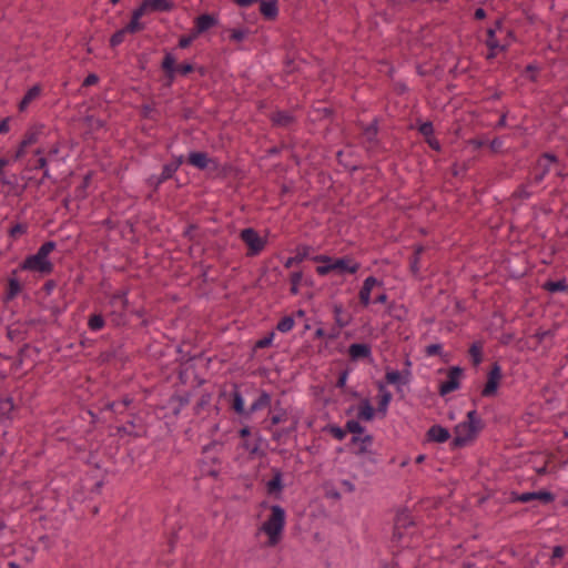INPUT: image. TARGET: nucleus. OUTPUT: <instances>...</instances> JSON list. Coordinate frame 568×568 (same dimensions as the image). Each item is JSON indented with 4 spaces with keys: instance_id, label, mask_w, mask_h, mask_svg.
Returning <instances> with one entry per match:
<instances>
[{
    "instance_id": "nucleus-47",
    "label": "nucleus",
    "mask_w": 568,
    "mask_h": 568,
    "mask_svg": "<svg viewBox=\"0 0 568 568\" xmlns=\"http://www.w3.org/2000/svg\"><path fill=\"white\" fill-rule=\"evenodd\" d=\"M556 335V329H541L538 328L532 335H530L529 339L534 341L532 348L536 349L545 339L554 338Z\"/></svg>"
},
{
    "instance_id": "nucleus-62",
    "label": "nucleus",
    "mask_w": 568,
    "mask_h": 568,
    "mask_svg": "<svg viewBox=\"0 0 568 568\" xmlns=\"http://www.w3.org/2000/svg\"><path fill=\"white\" fill-rule=\"evenodd\" d=\"M45 151L42 148H38L34 151V155L39 156L33 164L34 170H44L48 168V158L44 155Z\"/></svg>"
},
{
    "instance_id": "nucleus-4",
    "label": "nucleus",
    "mask_w": 568,
    "mask_h": 568,
    "mask_svg": "<svg viewBox=\"0 0 568 568\" xmlns=\"http://www.w3.org/2000/svg\"><path fill=\"white\" fill-rule=\"evenodd\" d=\"M57 248V243L52 240L41 244L34 254L28 255L18 266L19 271L36 272L41 275H50L54 270V264L49 255Z\"/></svg>"
},
{
    "instance_id": "nucleus-18",
    "label": "nucleus",
    "mask_w": 568,
    "mask_h": 568,
    "mask_svg": "<svg viewBox=\"0 0 568 568\" xmlns=\"http://www.w3.org/2000/svg\"><path fill=\"white\" fill-rule=\"evenodd\" d=\"M18 272V268L12 270L11 275L7 280L6 290L2 296V302L4 304L13 301L23 290V285L17 276Z\"/></svg>"
},
{
    "instance_id": "nucleus-61",
    "label": "nucleus",
    "mask_w": 568,
    "mask_h": 568,
    "mask_svg": "<svg viewBox=\"0 0 568 568\" xmlns=\"http://www.w3.org/2000/svg\"><path fill=\"white\" fill-rule=\"evenodd\" d=\"M128 32L124 28H121L116 30L109 39V45L111 49H115L119 47L123 41Z\"/></svg>"
},
{
    "instance_id": "nucleus-3",
    "label": "nucleus",
    "mask_w": 568,
    "mask_h": 568,
    "mask_svg": "<svg viewBox=\"0 0 568 568\" xmlns=\"http://www.w3.org/2000/svg\"><path fill=\"white\" fill-rule=\"evenodd\" d=\"M485 428V423L476 409H471L466 414V419L458 423L454 427L455 436L449 442L450 450H457L466 447L470 442L475 440L481 430Z\"/></svg>"
},
{
    "instance_id": "nucleus-63",
    "label": "nucleus",
    "mask_w": 568,
    "mask_h": 568,
    "mask_svg": "<svg viewBox=\"0 0 568 568\" xmlns=\"http://www.w3.org/2000/svg\"><path fill=\"white\" fill-rule=\"evenodd\" d=\"M230 41L232 42H242L250 33L248 28H236L230 30Z\"/></svg>"
},
{
    "instance_id": "nucleus-55",
    "label": "nucleus",
    "mask_w": 568,
    "mask_h": 568,
    "mask_svg": "<svg viewBox=\"0 0 568 568\" xmlns=\"http://www.w3.org/2000/svg\"><path fill=\"white\" fill-rule=\"evenodd\" d=\"M175 71L179 75L186 78L195 71V63L191 61H183L178 64L175 62Z\"/></svg>"
},
{
    "instance_id": "nucleus-25",
    "label": "nucleus",
    "mask_w": 568,
    "mask_h": 568,
    "mask_svg": "<svg viewBox=\"0 0 568 568\" xmlns=\"http://www.w3.org/2000/svg\"><path fill=\"white\" fill-rule=\"evenodd\" d=\"M487 39L485 41L487 48H488V53L486 55V59L487 60H491L494 58H496L497 55V50L498 51H506L508 45H509V42H506L504 44H501L499 42V40L496 38V34H495V30L494 29H487Z\"/></svg>"
},
{
    "instance_id": "nucleus-29",
    "label": "nucleus",
    "mask_w": 568,
    "mask_h": 568,
    "mask_svg": "<svg viewBox=\"0 0 568 568\" xmlns=\"http://www.w3.org/2000/svg\"><path fill=\"white\" fill-rule=\"evenodd\" d=\"M312 250L313 247L307 244L297 245L295 248V255L286 258L284 262V267L291 268L293 265L300 264L307 258L311 260L312 256H310V252Z\"/></svg>"
},
{
    "instance_id": "nucleus-42",
    "label": "nucleus",
    "mask_w": 568,
    "mask_h": 568,
    "mask_svg": "<svg viewBox=\"0 0 568 568\" xmlns=\"http://www.w3.org/2000/svg\"><path fill=\"white\" fill-rule=\"evenodd\" d=\"M386 313L394 320L404 322L407 318L408 311L403 304L392 302L387 305Z\"/></svg>"
},
{
    "instance_id": "nucleus-50",
    "label": "nucleus",
    "mask_w": 568,
    "mask_h": 568,
    "mask_svg": "<svg viewBox=\"0 0 568 568\" xmlns=\"http://www.w3.org/2000/svg\"><path fill=\"white\" fill-rule=\"evenodd\" d=\"M323 432L331 434L335 439H337L339 442L345 439V437L347 435L346 426L341 427L336 424H327L323 428Z\"/></svg>"
},
{
    "instance_id": "nucleus-2",
    "label": "nucleus",
    "mask_w": 568,
    "mask_h": 568,
    "mask_svg": "<svg viewBox=\"0 0 568 568\" xmlns=\"http://www.w3.org/2000/svg\"><path fill=\"white\" fill-rule=\"evenodd\" d=\"M311 261L320 264L315 268L320 276H326L331 273L342 276L346 274L353 275L361 268V263L352 255L335 257L327 254H317L313 255Z\"/></svg>"
},
{
    "instance_id": "nucleus-53",
    "label": "nucleus",
    "mask_w": 568,
    "mask_h": 568,
    "mask_svg": "<svg viewBox=\"0 0 568 568\" xmlns=\"http://www.w3.org/2000/svg\"><path fill=\"white\" fill-rule=\"evenodd\" d=\"M295 320L293 315L283 316L276 324V329L281 333H288L293 329Z\"/></svg>"
},
{
    "instance_id": "nucleus-20",
    "label": "nucleus",
    "mask_w": 568,
    "mask_h": 568,
    "mask_svg": "<svg viewBox=\"0 0 568 568\" xmlns=\"http://www.w3.org/2000/svg\"><path fill=\"white\" fill-rule=\"evenodd\" d=\"M347 353L352 362L372 361V346L368 343H352L348 346Z\"/></svg>"
},
{
    "instance_id": "nucleus-34",
    "label": "nucleus",
    "mask_w": 568,
    "mask_h": 568,
    "mask_svg": "<svg viewBox=\"0 0 568 568\" xmlns=\"http://www.w3.org/2000/svg\"><path fill=\"white\" fill-rule=\"evenodd\" d=\"M313 121H323L334 119L335 110L331 106L322 105V102H317L312 106Z\"/></svg>"
},
{
    "instance_id": "nucleus-39",
    "label": "nucleus",
    "mask_w": 568,
    "mask_h": 568,
    "mask_svg": "<svg viewBox=\"0 0 568 568\" xmlns=\"http://www.w3.org/2000/svg\"><path fill=\"white\" fill-rule=\"evenodd\" d=\"M394 525L396 526L397 529L405 530V529H408L409 527L414 526L415 521L412 517L410 511L407 508H404V509L397 511L395 519H394Z\"/></svg>"
},
{
    "instance_id": "nucleus-57",
    "label": "nucleus",
    "mask_w": 568,
    "mask_h": 568,
    "mask_svg": "<svg viewBox=\"0 0 568 568\" xmlns=\"http://www.w3.org/2000/svg\"><path fill=\"white\" fill-rule=\"evenodd\" d=\"M272 434V440L276 442L277 444H286L287 438L291 436L286 428H272V430H268Z\"/></svg>"
},
{
    "instance_id": "nucleus-13",
    "label": "nucleus",
    "mask_w": 568,
    "mask_h": 568,
    "mask_svg": "<svg viewBox=\"0 0 568 568\" xmlns=\"http://www.w3.org/2000/svg\"><path fill=\"white\" fill-rule=\"evenodd\" d=\"M186 163L201 171H215L217 159L211 158L205 151H191L186 156Z\"/></svg>"
},
{
    "instance_id": "nucleus-9",
    "label": "nucleus",
    "mask_w": 568,
    "mask_h": 568,
    "mask_svg": "<svg viewBox=\"0 0 568 568\" xmlns=\"http://www.w3.org/2000/svg\"><path fill=\"white\" fill-rule=\"evenodd\" d=\"M266 408L268 409V414L261 423L264 430H272L273 427L288 420V412L282 406L280 399L275 402L271 399V404L266 406Z\"/></svg>"
},
{
    "instance_id": "nucleus-64",
    "label": "nucleus",
    "mask_w": 568,
    "mask_h": 568,
    "mask_svg": "<svg viewBox=\"0 0 568 568\" xmlns=\"http://www.w3.org/2000/svg\"><path fill=\"white\" fill-rule=\"evenodd\" d=\"M214 172L217 173V176L225 179V178L232 175L233 173H235L236 168L231 163L220 164L217 162V169Z\"/></svg>"
},
{
    "instance_id": "nucleus-38",
    "label": "nucleus",
    "mask_w": 568,
    "mask_h": 568,
    "mask_svg": "<svg viewBox=\"0 0 568 568\" xmlns=\"http://www.w3.org/2000/svg\"><path fill=\"white\" fill-rule=\"evenodd\" d=\"M559 159L555 153L544 152L537 160L536 169L540 170L545 175L550 171V165L558 163Z\"/></svg>"
},
{
    "instance_id": "nucleus-22",
    "label": "nucleus",
    "mask_w": 568,
    "mask_h": 568,
    "mask_svg": "<svg viewBox=\"0 0 568 568\" xmlns=\"http://www.w3.org/2000/svg\"><path fill=\"white\" fill-rule=\"evenodd\" d=\"M425 437L428 443L444 444L450 438V433L447 427L434 424L428 428Z\"/></svg>"
},
{
    "instance_id": "nucleus-24",
    "label": "nucleus",
    "mask_w": 568,
    "mask_h": 568,
    "mask_svg": "<svg viewBox=\"0 0 568 568\" xmlns=\"http://www.w3.org/2000/svg\"><path fill=\"white\" fill-rule=\"evenodd\" d=\"M191 393L184 392L183 394L174 393L168 399L166 407L172 409V413L178 417L181 410L190 404Z\"/></svg>"
},
{
    "instance_id": "nucleus-8",
    "label": "nucleus",
    "mask_w": 568,
    "mask_h": 568,
    "mask_svg": "<svg viewBox=\"0 0 568 568\" xmlns=\"http://www.w3.org/2000/svg\"><path fill=\"white\" fill-rule=\"evenodd\" d=\"M501 379L503 368L501 365L496 361L489 366V369L487 371L486 382L481 388L480 395L486 398L495 397L498 394Z\"/></svg>"
},
{
    "instance_id": "nucleus-21",
    "label": "nucleus",
    "mask_w": 568,
    "mask_h": 568,
    "mask_svg": "<svg viewBox=\"0 0 568 568\" xmlns=\"http://www.w3.org/2000/svg\"><path fill=\"white\" fill-rule=\"evenodd\" d=\"M378 400H377V414L384 418L387 415L389 404L393 399V394L386 388L383 382L377 383Z\"/></svg>"
},
{
    "instance_id": "nucleus-23",
    "label": "nucleus",
    "mask_w": 568,
    "mask_h": 568,
    "mask_svg": "<svg viewBox=\"0 0 568 568\" xmlns=\"http://www.w3.org/2000/svg\"><path fill=\"white\" fill-rule=\"evenodd\" d=\"M270 121L275 128H290L296 122V118L291 111L276 110L270 114Z\"/></svg>"
},
{
    "instance_id": "nucleus-43",
    "label": "nucleus",
    "mask_w": 568,
    "mask_h": 568,
    "mask_svg": "<svg viewBox=\"0 0 568 568\" xmlns=\"http://www.w3.org/2000/svg\"><path fill=\"white\" fill-rule=\"evenodd\" d=\"M151 12H171L175 9L173 0H148Z\"/></svg>"
},
{
    "instance_id": "nucleus-33",
    "label": "nucleus",
    "mask_w": 568,
    "mask_h": 568,
    "mask_svg": "<svg viewBox=\"0 0 568 568\" xmlns=\"http://www.w3.org/2000/svg\"><path fill=\"white\" fill-rule=\"evenodd\" d=\"M385 383L394 385L397 393H402V386L408 385L410 382L403 377V374L398 369L386 368Z\"/></svg>"
},
{
    "instance_id": "nucleus-27",
    "label": "nucleus",
    "mask_w": 568,
    "mask_h": 568,
    "mask_svg": "<svg viewBox=\"0 0 568 568\" xmlns=\"http://www.w3.org/2000/svg\"><path fill=\"white\" fill-rule=\"evenodd\" d=\"M260 13L265 21H275L278 17V0H260Z\"/></svg>"
},
{
    "instance_id": "nucleus-52",
    "label": "nucleus",
    "mask_w": 568,
    "mask_h": 568,
    "mask_svg": "<svg viewBox=\"0 0 568 568\" xmlns=\"http://www.w3.org/2000/svg\"><path fill=\"white\" fill-rule=\"evenodd\" d=\"M362 420H358V418L356 417V419H348L346 423H345V426H346V430H347V434H352V435H356V436H361L365 433L366 430V427L363 426L361 424Z\"/></svg>"
},
{
    "instance_id": "nucleus-26",
    "label": "nucleus",
    "mask_w": 568,
    "mask_h": 568,
    "mask_svg": "<svg viewBox=\"0 0 568 568\" xmlns=\"http://www.w3.org/2000/svg\"><path fill=\"white\" fill-rule=\"evenodd\" d=\"M382 458L381 455L376 452H369L367 455L362 457L359 462V467L363 469L364 474L367 476H372L377 471L378 465L381 464Z\"/></svg>"
},
{
    "instance_id": "nucleus-48",
    "label": "nucleus",
    "mask_w": 568,
    "mask_h": 568,
    "mask_svg": "<svg viewBox=\"0 0 568 568\" xmlns=\"http://www.w3.org/2000/svg\"><path fill=\"white\" fill-rule=\"evenodd\" d=\"M108 318L114 327L126 326L129 323L128 314L123 311H112L109 313Z\"/></svg>"
},
{
    "instance_id": "nucleus-54",
    "label": "nucleus",
    "mask_w": 568,
    "mask_h": 568,
    "mask_svg": "<svg viewBox=\"0 0 568 568\" xmlns=\"http://www.w3.org/2000/svg\"><path fill=\"white\" fill-rule=\"evenodd\" d=\"M145 23L142 22L139 19H135L133 17L130 18V21L123 27L128 34H135L138 32H141L145 29Z\"/></svg>"
},
{
    "instance_id": "nucleus-44",
    "label": "nucleus",
    "mask_w": 568,
    "mask_h": 568,
    "mask_svg": "<svg viewBox=\"0 0 568 568\" xmlns=\"http://www.w3.org/2000/svg\"><path fill=\"white\" fill-rule=\"evenodd\" d=\"M424 353L426 356H439L443 363H448L452 355L443 352L442 343L429 344L425 347Z\"/></svg>"
},
{
    "instance_id": "nucleus-16",
    "label": "nucleus",
    "mask_w": 568,
    "mask_h": 568,
    "mask_svg": "<svg viewBox=\"0 0 568 568\" xmlns=\"http://www.w3.org/2000/svg\"><path fill=\"white\" fill-rule=\"evenodd\" d=\"M164 57L160 63V69L163 72L164 83L166 88H171L174 83L178 72L175 71L176 57L169 50L164 49Z\"/></svg>"
},
{
    "instance_id": "nucleus-36",
    "label": "nucleus",
    "mask_w": 568,
    "mask_h": 568,
    "mask_svg": "<svg viewBox=\"0 0 568 568\" xmlns=\"http://www.w3.org/2000/svg\"><path fill=\"white\" fill-rule=\"evenodd\" d=\"M541 287L550 294L568 293V283L566 277L547 280Z\"/></svg>"
},
{
    "instance_id": "nucleus-31",
    "label": "nucleus",
    "mask_w": 568,
    "mask_h": 568,
    "mask_svg": "<svg viewBox=\"0 0 568 568\" xmlns=\"http://www.w3.org/2000/svg\"><path fill=\"white\" fill-rule=\"evenodd\" d=\"M193 23H195L200 30L205 33L210 29L219 26L220 21L217 14L205 12L196 16L193 20Z\"/></svg>"
},
{
    "instance_id": "nucleus-46",
    "label": "nucleus",
    "mask_w": 568,
    "mask_h": 568,
    "mask_svg": "<svg viewBox=\"0 0 568 568\" xmlns=\"http://www.w3.org/2000/svg\"><path fill=\"white\" fill-rule=\"evenodd\" d=\"M197 359V356H187V358L181 362L179 365L178 378L181 384L185 385L189 381L187 372L190 368H194L193 362Z\"/></svg>"
},
{
    "instance_id": "nucleus-30",
    "label": "nucleus",
    "mask_w": 568,
    "mask_h": 568,
    "mask_svg": "<svg viewBox=\"0 0 568 568\" xmlns=\"http://www.w3.org/2000/svg\"><path fill=\"white\" fill-rule=\"evenodd\" d=\"M0 183L8 186V192L14 196H21L28 187V182L20 184L16 174H12L11 176L2 175L0 178Z\"/></svg>"
},
{
    "instance_id": "nucleus-45",
    "label": "nucleus",
    "mask_w": 568,
    "mask_h": 568,
    "mask_svg": "<svg viewBox=\"0 0 568 568\" xmlns=\"http://www.w3.org/2000/svg\"><path fill=\"white\" fill-rule=\"evenodd\" d=\"M378 123H379L378 118H374L369 124H366V125L362 124V133L365 136L367 142L373 143V142L377 141Z\"/></svg>"
},
{
    "instance_id": "nucleus-19",
    "label": "nucleus",
    "mask_w": 568,
    "mask_h": 568,
    "mask_svg": "<svg viewBox=\"0 0 568 568\" xmlns=\"http://www.w3.org/2000/svg\"><path fill=\"white\" fill-rule=\"evenodd\" d=\"M375 286H383V281H379L373 275L364 280L363 285L358 292V301L363 307H368L372 304L371 294Z\"/></svg>"
},
{
    "instance_id": "nucleus-1",
    "label": "nucleus",
    "mask_w": 568,
    "mask_h": 568,
    "mask_svg": "<svg viewBox=\"0 0 568 568\" xmlns=\"http://www.w3.org/2000/svg\"><path fill=\"white\" fill-rule=\"evenodd\" d=\"M271 404V394L262 388L254 386L233 385L230 393V409L237 415L241 420H248L255 413L266 409Z\"/></svg>"
},
{
    "instance_id": "nucleus-12",
    "label": "nucleus",
    "mask_w": 568,
    "mask_h": 568,
    "mask_svg": "<svg viewBox=\"0 0 568 568\" xmlns=\"http://www.w3.org/2000/svg\"><path fill=\"white\" fill-rule=\"evenodd\" d=\"M271 474L272 477L265 483L266 494L276 500H281L286 487V484L284 483V473L278 467H272Z\"/></svg>"
},
{
    "instance_id": "nucleus-35",
    "label": "nucleus",
    "mask_w": 568,
    "mask_h": 568,
    "mask_svg": "<svg viewBox=\"0 0 568 568\" xmlns=\"http://www.w3.org/2000/svg\"><path fill=\"white\" fill-rule=\"evenodd\" d=\"M468 356L474 367H478L484 358V342L475 341L468 348Z\"/></svg>"
},
{
    "instance_id": "nucleus-40",
    "label": "nucleus",
    "mask_w": 568,
    "mask_h": 568,
    "mask_svg": "<svg viewBox=\"0 0 568 568\" xmlns=\"http://www.w3.org/2000/svg\"><path fill=\"white\" fill-rule=\"evenodd\" d=\"M41 91L42 89L40 84H34L29 88L18 104L19 111H24L33 100L40 97Z\"/></svg>"
},
{
    "instance_id": "nucleus-10",
    "label": "nucleus",
    "mask_w": 568,
    "mask_h": 568,
    "mask_svg": "<svg viewBox=\"0 0 568 568\" xmlns=\"http://www.w3.org/2000/svg\"><path fill=\"white\" fill-rule=\"evenodd\" d=\"M509 499L511 503L528 504L531 501H538L542 505H548L556 499V495L548 489L524 493L511 491Z\"/></svg>"
},
{
    "instance_id": "nucleus-59",
    "label": "nucleus",
    "mask_w": 568,
    "mask_h": 568,
    "mask_svg": "<svg viewBox=\"0 0 568 568\" xmlns=\"http://www.w3.org/2000/svg\"><path fill=\"white\" fill-rule=\"evenodd\" d=\"M30 348L29 343H24L18 351L17 357L11 365L12 371H19L22 367L26 352Z\"/></svg>"
},
{
    "instance_id": "nucleus-56",
    "label": "nucleus",
    "mask_w": 568,
    "mask_h": 568,
    "mask_svg": "<svg viewBox=\"0 0 568 568\" xmlns=\"http://www.w3.org/2000/svg\"><path fill=\"white\" fill-rule=\"evenodd\" d=\"M39 304H40L41 308L50 311L51 315L54 318H58L65 311V306L61 307L58 304H55L53 301H50V302L41 301Z\"/></svg>"
},
{
    "instance_id": "nucleus-6",
    "label": "nucleus",
    "mask_w": 568,
    "mask_h": 568,
    "mask_svg": "<svg viewBox=\"0 0 568 568\" xmlns=\"http://www.w3.org/2000/svg\"><path fill=\"white\" fill-rule=\"evenodd\" d=\"M239 237L246 245V255L250 257L257 256L266 246L267 239L262 237L253 227H245L240 232Z\"/></svg>"
},
{
    "instance_id": "nucleus-32",
    "label": "nucleus",
    "mask_w": 568,
    "mask_h": 568,
    "mask_svg": "<svg viewBox=\"0 0 568 568\" xmlns=\"http://www.w3.org/2000/svg\"><path fill=\"white\" fill-rule=\"evenodd\" d=\"M332 312H333V315H334V323L338 327H346L353 321L352 314L345 312L344 306H343L342 303H334L332 305Z\"/></svg>"
},
{
    "instance_id": "nucleus-60",
    "label": "nucleus",
    "mask_w": 568,
    "mask_h": 568,
    "mask_svg": "<svg viewBox=\"0 0 568 568\" xmlns=\"http://www.w3.org/2000/svg\"><path fill=\"white\" fill-rule=\"evenodd\" d=\"M417 131L424 135V138H429L434 134V124L432 121H422L420 119L417 120Z\"/></svg>"
},
{
    "instance_id": "nucleus-7",
    "label": "nucleus",
    "mask_w": 568,
    "mask_h": 568,
    "mask_svg": "<svg viewBox=\"0 0 568 568\" xmlns=\"http://www.w3.org/2000/svg\"><path fill=\"white\" fill-rule=\"evenodd\" d=\"M20 410V406L14 403L11 395L0 394V426L10 428L19 418Z\"/></svg>"
},
{
    "instance_id": "nucleus-11",
    "label": "nucleus",
    "mask_w": 568,
    "mask_h": 568,
    "mask_svg": "<svg viewBox=\"0 0 568 568\" xmlns=\"http://www.w3.org/2000/svg\"><path fill=\"white\" fill-rule=\"evenodd\" d=\"M447 378L444 382H440L438 385V394L442 397L458 390L462 386V377L464 376V368L456 365L450 366L446 371Z\"/></svg>"
},
{
    "instance_id": "nucleus-14",
    "label": "nucleus",
    "mask_w": 568,
    "mask_h": 568,
    "mask_svg": "<svg viewBox=\"0 0 568 568\" xmlns=\"http://www.w3.org/2000/svg\"><path fill=\"white\" fill-rule=\"evenodd\" d=\"M115 429L116 435L131 436L133 438L142 437L146 433L142 426V418L134 414H130L129 419L124 424L116 426Z\"/></svg>"
},
{
    "instance_id": "nucleus-17",
    "label": "nucleus",
    "mask_w": 568,
    "mask_h": 568,
    "mask_svg": "<svg viewBox=\"0 0 568 568\" xmlns=\"http://www.w3.org/2000/svg\"><path fill=\"white\" fill-rule=\"evenodd\" d=\"M242 447L250 454L251 457H264L266 455L265 449L268 447V443L261 436L260 430L254 434V439H245L242 443Z\"/></svg>"
},
{
    "instance_id": "nucleus-28",
    "label": "nucleus",
    "mask_w": 568,
    "mask_h": 568,
    "mask_svg": "<svg viewBox=\"0 0 568 568\" xmlns=\"http://www.w3.org/2000/svg\"><path fill=\"white\" fill-rule=\"evenodd\" d=\"M377 414L376 408L372 405L369 398H362L357 406L356 417L358 420H363L365 423L373 422Z\"/></svg>"
},
{
    "instance_id": "nucleus-15",
    "label": "nucleus",
    "mask_w": 568,
    "mask_h": 568,
    "mask_svg": "<svg viewBox=\"0 0 568 568\" xmlns=\"http://www.w3.org/2000/svg\"><path fill=\"white\" fill-rule=\"evenodd\" d=\"M43 124H36L30 126L23 134V138L19 143L13 160L21 159L26 154V148L37 143L40 136L43 134Z\"/></svg>"
},
{
    "instance_id": "nucleus-37",
    "label": "nucleus",
    "mask_w": 568,
    "mask_h": 568,
    "mask_svg": "<svg viewBox=\"0 0 568 568\" xmlns=\"http://www.w3.org/2000/svg\"><path fill=\"white\" fill-rule=\"evenodd\" d=\"M425 246L422 244L414 245V252L409 257V271L413 276L418 277L420 273V255L425 252Z\"/></svg>"
},
{
    "instance_id": "nucleus-58",
    "label": "nucleus",
    "mask_w": 568,
    "mask_h": 568,
    "mask_svg": "<svg viewBox=\"0 0 568 568\" xmlns=\"http://www.w3.org/2000/svg\"><path fill=\"white\" fill-rule=\"evenodd\" d=\"M84 123L92 130L99 131L106 125V121L100 118H95L94 115H87L84 118Z\"/></svg>"
},
{
    "instance_id": "nucleus-51",
    "label": "nucleus",
    "mask_w": 568,
    "mask_h": 568,
    "mask_svg": "<svg viewBox=\"0 0 568 568\" xmlns=\"http://www.w3.org/2000/svg\"><path fill=\"white\" fill-rule=\"evenodd\" d=\"M27 233H28V224L21 223V222H17V223L12 224L8 230V235L13 241Z\"/></svg>"
},
{
    "instance_id": "nucleus-49",
    "label": "nucleus",
    "mask_w": 568,
    "mask_h": 568,
    "mask_svg": "<svg viewBox=\"0 0 568 568\" xmlns=\"http://www.w3.org/2000/svg\"><path fill=\"white\" fill-rule=\"evenodd\" d=\"M105 326V318L100 313L91 314L88 318V327L93 332H99Z\"/></svg>"
},
{
    "instance_id": "nucleus-41",
    "label": "nucleus",
    "mask_w": 568,
    "mask_h": 568,
    "mask_svg": "<svg viewBox=\"0 0 568 568\" xmlns=\"http://www.w3.org/2000/svg\"><path fill=\"white\" fill-rule=\"evenodd\" d=\"M93 171H89L82 179V182L74 189V199L77 201H84L89 193L88 187L91 184Z\"/></svg>"
},
{
    "instance_id": "nucleus-5",
    "label": "nucleus",
    "mask_w": 568,
    "mask_h": 568,
    "mask_svg": "<svg viewBox=\"0 0 568 568\" xmlns=\"http://www.w3.org/2000/svg\"><path fill=\"white\" fill-rule=\"evenodd\" d=\"M271 514L260 527V531L267 536L265 545L275 547L283 538L286 525V510L278 504L270 506Z\"/></svg>"
}]
</instances>
